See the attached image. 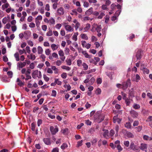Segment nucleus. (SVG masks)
Instances as JSON below:
<instances>
[{"label":"nucleus","mask_w":152,"mask_h":152,"mask_svg":"<svg viewBox=\"0 0 152 152\" xmlns=\"http://www.w3.org/2000/svg\"><path fill=\"white\" fill-rule=\"evenodd\" d=\"M105 115L103 113L99 114L98 113H96L94 115V119L96 120L98 123H100L104 120Z\"/></svg>","instance_id":"nucleus-1"},{"label":"nucleus","mask_w":152,"mask_h":152,"mask_svg":"<svg viewBox=\"0 0 152 152\" xmlns=\"http://www.w3.org/2000/svg\"><path fill=\"white\" fill-rule=\"evenodd\" d=\"M50 131L53 135H55L58 131V128L57 125L54 126H50Z\"/></svg>","instance_id":"nucleus-2"},{"label":"nucleus","mask_w":152,"mask_h":152,"mask_svg":"<svg viewBox=\"0 0 152 152\" xmlns=\"http://www.w3.org/2000/svg\"><path fill=\"white\" fill-rule=\"evenodd\" d=\"M131 83L130 79H128L126 82H124L122 83V89L123 90H126L129 86H131Z\"/></svg>","instance_id":"nucleus-3"},{"label":"nucleus","mask_w":152,"mask_h":152,"mask_svg":"<svg viewBox=\"0 0 152 152\" xmlns=\"http://www.w3.org/2000/svg\"><path fill=\"white\" fill-rule=\"evenodd\" d=\"M143 53V51L140 49L138 50L136 53L135 57L137 60H140L142 58V54Z\"/></svg>","instance_id":"nucleus-4"},{"label":"nucleus","mask_w":152,"mask_h":152,"mask_svg":"<svg viewBox=\"0 0 152 152\" xmlns=\"http://www.w3.org/2000/svg\"><path fill=\"white\" fill-rule=\"evenodd\" d=\"M129 148L133 151H138L139 150L138 146L135 145L134 143L133 142H132L130 143Z\"/></svg>","instance_id":"nucleus-5"},{"label":"nucleus","mask_w":152,"mask_h":152,"mask_svg":"<svg viewBox=\"0 0 152 152\" xmlns=\"http://www.w3.org/2000/svg\"><path fill=\"white\" fill-rule=\"evenodd\" d=\"M58 53L59 56H60V59L62 61H64L65 59V57L64 56V53L63 51L61 50H60L58 52Z\"/></svg>","instance_id":"nucleus-6"},{"label":"nucleus","mask_w":152,"mask_h":152,"mask_svg":"<svg viewBox=\"0 0 152 152\" xmlns=\"http://www.w3.org/2000/svg\"><path fill=\"white\" fill-rule=\"evenodd\" d=\"M43 141L45 144L48 145H50L51 143V141L49 138H45L43 139Z\"/></svg>","instance_id":"nucleus-7"},{"label":"nucleus","mask_w":152,"mask_h":152,"mask_svg":"<svg viewBox=\"0 0 152 152\" xmlns=\"http://www.w3.org/2000/svg\"><path fill=\"white\" fill-rule=\"evenodd\" d=\"M102 131L104 132L103 135L104 137L107 139H108L110 137L109 135V131L108 130L103 129Z\"/></svg>","instance_id":"nucleus-8"},{"label":"nucleus","mask_w":152,"mask_h":152,"mask_svg":"<svg viewBox=\"0 0 152 152\" xmlns=\"http://www.w3.org/2000/svg\"><path fill=\"white\" fill-rule=\"evenodd\" d=\"M57 12L58 15H61L64 14V11L63 7H61L57 9Z\"/></svg>","instance_id":"nucleus-9"},{"label":"nucleus","mask_w":152,"mask_h":152,"mask_svg":"<svg viewBox=\"0 0 152 152\" xmlns=\"http://www.w3.org/2000/svg\"><path fill=\"white\" fill-rule=\"evenodd\" d=\"M64 28L66 31L69 32L73 31L74 30L73 28L69 25H64Z\"/></svg>","instance_id":"nucleus-10"},{"label":"nucleus","mask_w":152,"mask_h":152,"mask_svg":"<svg viewBox=\"0 0 152 152\" xmlns=\"http://www.w3.org/2000/svg\"><path fill=\"white\" fill-rule=\"evenodd\" d=\"M130 113L132 116L134 118H137L138 116V113L134 110L130 111Z\"/></svg>","instance_id":"nucleus-11"},{"label":"nucleus","mask_w":152,"mask_h":152,"mask_svg":"<svg viewBox=\"0 0 152 152\" xmlns=\"http://www.w3.org/2000/svg\"><path fill=\"white\" fill-rule=\"evenodd\" d=\"M140 148L141 150L147 152V145L145 144L141 143L140 147Z\"/></svg>","instance_id":"nucleus-12"},{"label":"nucleus","mask_w":152,"mask_h":152,"mask_svg":"<svg viewBox=\"0 0 152 152\" xmlns=\"http://www.w3.org/2000/svg\"><path fill=\"white\" fill-rule=\"evenodd\" d=\"M26 65V62H18L17 63V67H18L20 68H22L24 67ZM19 70H20V69H19Z\"/></svg>","instance_id":"nucleus-13"},{"label":"nucleus","mask_w":152,"mask_h":152,"mask_svg":"<svg viewBox=\"0 0 152 152\" xmlns=\"http://www.w3.org/2000/svg\"><path fill=\"white\" fill-rule=\"evenodd\" d=\"M101 28V26L100 25L97 26L96 27V28L93 26L91 31H94L95 29L96 31L97 32L99 33L100 31Z\"/></svg>","instance_id":"nucleus-14"},{"label":"nucleus","mask_w":152,"mask_h":152,"mask_svg":"<svg viewBox=\"0 0 152 152\" xmlns=\"http://www.w3.org/2000/svg\"><path fill=\"white\" fill-rule=\"evenodd\" d=\"M39 71L38 70L34 71L32 74V77L34 79H36L37 77H38Z\"/></svg>","instance_id":"nucleus-15"},{"label":"nucleus","mask_w":152,"mask_h":152,"mask_svg":"<svg viewBox=\"0 0 152 152\" xmlns=\"http://www.w3.org/2000/svg\"><path fill=\"white\" fill-rule=\"evenodd\" d=\"M55 23V20L54 18H50L49 20L48 23L50 25L54 26Z\"/></svg>","instance_id":"nucleus-16"},{"label":"nucleus","mask_w":152,"mask_h":152,"mask_svg":"<svg viewBox=\"0 0 152 152\" xmlns=\"http://www.w3.org/2000/svg\"><path fill=\"white\" fill-rule=\"evenodd\" d=\"M16 82L17 83L18 85L20 86H22L24 85V83L20 80L18 78H17Z\"/></svg>","instance_id":"nucleus-17"},{"label":"nucleus","mask_w":152,"mask_h":152,"mask_svg":"<svg viewBox=\"0 0 152 152\" xmlns=\"http://www.w3.org/2000/svg\"><path fill=\"white\" fill-rule=\"evenodd\" d=\"M93 9L92 7H91L88 10H87L85 12L86 15H89L93 14Z\"/></svg>","instance_id":"nucleus-18"},{"label":"nucleus","mask_w":152,"mask_h":152,"mask_svg":"<svg viewBox=\"0 0 152 152\" xmlns=\"http://www.w3.org/2000/svg\"><path fill=\"white\" fill-rule=\"evenodd\" d=\"M141 69L143 71L144 73H146V74H149V70L147 68L144 67H143L142 66H141Z\"/></svg>","instance_id":"nucleus-19"},{"label":"nucleus","mask_w":152,"mask_h":152,"mask_svg":"<svg viewBox=\"0 0 152 152\" xmlns=\"http://www.w3.org/2000/svg\"><path fill=\"white\" fill-rule=\"evenodd\" d=\"M58 47L59 45H56L54 44H52L51 45V48L53 51H54L58 49Z\"/></svg>","instance_id":"nucleus-20"},{"label":"nucleus","mask_w":152,"mask_h":152,"mask_svg":"<svg viewBox=\"0 0 152 152\" xmlns=\"http://www.w3.org/2000/svg\"><path fill=\"white\" fill-rule=\"evenodd\" d=\"M90 27V25L89 23H87L85 27L83 28L84 32H86L89 29Z\"/></svg>","instance_id":"nucleus-21"},{"label":"nucleus","mask_w":152,"mask_h":152,"mask_svg":"<svg viewBox=\"0 0 152 152\" xmlns=\"http://www.w3.org/2000/svg\"><path fill=\"white\" fill-rule=\"evenodd\" d=\"M37 51L38 54H42L43 52V50L42 47L40 46H38L37 47Z\"/></svg>","instance_id":"nucleus-22"},{"label":"nucleus","mask_w":152,"mask_h":152,"mask_svg":"<svg viewBox=\"0 0 152 152\" xmlns=\"http://www.w3.org/2000/svg\"><path fill=\"white\" fill-rule=\"evenodd\" d=\"M27 57L32 60H34L36 58L35 56L32 54H31L30 56H28Z\"/></svg>","instance_id":"nucleus-23"},{"label":"nucleus","mask_w":152,"mask_h":152,"mask_svg":"<svg viewBox=\"0 0 152 152\" xmlns=\"http://www.w3.org/2000/svg\"><path fill=\"white\" fill-rule=\"evenodd\" d=\"M143 139L145 140L149 141L152 140V137H149L148 136L146 135H144L143 136Z\"/></svg>","instance_id":"nucleus-24"},{"label":"nucleus","mask_w":152,"mask_h":152,"mask_svg":"<svg viewBox=\"0 0 152 152\" xmlns=\"http://www.w3.org/2000/svg\"><path fill=\"white\" fill-rule=\"evenodd\" d=\"M141 79L140 77L138 74H136V79L135 80L134 79L132 80L133 81H135L136 82H138L139 80H140Z\"/></svg>","instance_id":"nucleus-25"},{"label":"nucleus","mask_w":152,"mask_h":152,"mask_svg":"<svg viewBox=\"0 0 152 152\" xmlns=\"http://www.w3.org/2000/svg\"><path fill=\"white\" fill-rule=\"evenodd\" d=\"M83 54L84 55L85 57L86 58H91V56L89 55L86 51L83 52Z\"/></svg>","instance_id":"nucleus-26"},{"label":"nucleus","mask_w":152,"mask_h":152,"mask_svg":"<svg viewBox=\"0 0 152 152\" xmlns=\"http://www.w3.org/2000/svg\"><path fill=\"white\" fill-rule=\"evenodd\" d=\"M14 56L16 60L18 61H19V54L18 52L16 53L14 55Z\"/></svg>","instance_id":"nucleus-27"},{"label":"nucleus","mask_w":152,"mask_h":152,"mask_svg":"<svg viewBox=\"0 0 152 152\" xmlns=\"http://www.w3.org/2000/svg\"><path fill=\"white\" fill-rule=\"evenodd\" d=\"M81 38L84 39L88 40V37L86 34H82L81 35Z\"/></svg>","instance_id":"nucleus-28"},{"label":"nucleus","mask_w":152,"mask_h":152,"mask_svg":"<svg viewBox=\"0 0 152 152\" xmlns=\"http://www.w3.org/2000/svg\"><path fill=\"white\" fill-rule=\"evenodd\" d=\"M126 135L127 137L129 138H133L134 137V135L130 132H127Z\"/></svg>","instance_id":"nucleus-29"},{"label":"nucleus","mask_w":152,"mask_h":152,"mask_svg":"<svg viewBox=\"0 0 152 152\" xmlns=\"http://www.w3.org/2000/svg\"><path fill=\"white\" fill-rule=\"evenodd\" d=\"M42 19V16L41 15H39L35 18V22L37 21L38 22H40Z\"/></svg>","instance_id":"nucleus-30"},{"label":"nucleus","mask_w":152,"mask_h":152,"mask_svg":"<svg viewBox=\"0 0 152 152\" xmlns=\"http://www.w3.org/2000/svg\"><path fill=\"white\" fill-rule=\"evenodd\" d=\"M68 145L66 143H63L61 146V149L64 150L66 148H67Z\"/></svg>","instance_id":"nucleus-31"},{"label":"nucleus","mask_w":152,"mask_h":152,"mask_svg":"<svg viewBox=\"0 0 152 152\" xmlns=\"http://www.w3.org/2000/svg\"><path fill=\"white\" fill-rule=\"evenodd\" d=\"M72 12L70 13L71 15H77V10L76 9H75L72 10Z\"/></svg>","instance_id":"nucleus-32"},{"label":"nucleus","mask_w":152,"mask_h":152,"mask_svg":"<svg viewBox=\"0 0 152 152\" xmlns=\"http://www.w3.org/2000/svg\"><path fill=\"white\" fill-rule=\"evenodd\" d=\"M118 115H116L114 116L113 119V122L114 123H115L118 118Z\"/></svg>","instance_id":"nucleus-33"},{"label":"nucleus","mask_w":152,"mask_h":152,"mask_svg":"<svg viewBox=\"0 0 152 152\" xmlns=\"http://www.w3.org/2000/svg\"><path fill=\"white\" fill-rule=\"evenodd\" d=\"M61 68L62 69H65L67 71H69L71 69L70 67L66 66H62Z\"/></svg>","instance_id":"nucleus-34"},{"label":"nucleus","mask_w":152,"mask_h":152,"mask_svg":"<svg viewBox=\"0 0 152 152\" xmlns=\"http://www.w3.org/2000/svg\"><path fill=\"white\" fill-rule=\"evenodd\" d=\"M55 81H56V84H57L58 85L61 86L62 84V82L59 80L58 79L55 78Z\"/></svg>","instance_id":"nucleus-35"},{"label":"nucleus","mask_w":152,"mask_h":152,"mask_svg":"<svg viewBox=\"0 0 152 152\" xmlns=\"http://www.w3.org/2000/svg\"><path fill=\"white\" fill-rule=\"evenodd\" d=\"M9 5L8 3H6L3 4L2 6V7L3 10H4L5 9L7 8L9 6Z\"/></svg>","instance_id":"nucleus-36"},{"label":"nucleus","mask_w":152,"mask_h":152,"mask_svg":"<svg viewBox=\"0 0 152 152\" xmlns=\"http://www.w3.org/2000/svg\"><path fill=\"white\" fill-rule=\"evenodd\" d=\"M127 106H129V105L130 103V100L128 99V98L124 100Z\"/></svg>","instance_id":"nucleus-37"},{"label":"nucleus","mask_w":152,"mask_h":152,"mask_svg":"<svg viewBox=\"0 0 152 152\" xmlns=\"http://www.w3.org/2000/svg\"><path fill=\"white\" fill-rule=\"evenodd\" d=\"M131 124L130 122H126L125 124V126L127 129L131 128Z\"/></svg>","instance_id":"nucleus-38"},{"label":"nucleus","mask_w":152,"mask_h":152,"mask_svg":"<svg viewBox=\"0 0 152 152\" xmlns=\"http://www.w3.org/2000/svg\"><path fill=\"white\" fill-rule=\"evenodd\" d=\"M82 65L83 66L84 70H86L88 69V66L86 63H83L82 64Z\"/></svg>","instance_id":"nucleus-39"},{"label":"nucleus","mask_w":152,"mask_h":152,"mask_svg":"<svg viewBox=\"0 0 152 152\" xmlns=\"http://www.w3.org/2000/svg\"><path fill=\"white\" fill-rule=\"evenodd\" d=\"M95 80V79L94 77H92L89 80V83L90 85H92L94 83Z\"/></svg>","instance_id":"nucleus-40"},{"label":"nucleus","mask_w":152,"mask_h":152,"mask_svg":"<svg viewBox=\"0 0 152 152\" xmlns=\"http://www.w3.org/2000/svg\"><path fill=\"white\" fill-rule=\"evenodd\" d=\"M66 62L67 64L68 65L70 66L72 64V61L70 59H67L66 60Z\"/></svg>","instance_id":"nucleus-41"},{"label":"nucleus","mask_w":152,"mask_h":152,"mask_svg":"<svg viewBox=\"0 0 152 152\" xmlns=\"http://www.w3.org/2000/svg\"><path fill=\"white\" fill-rule=\"evenodd\" d=\"M135 128L136 129L137 131V132H140L142 130V126H139L137 127H135Z\"/></svg>","instance_id":"nucleus-42"},{"label":"nucleus","mask_w":152,"mask_h":152,"mask_svg":"<svg viewBox=\"0 0 152 152\" xmlns=\"http://www.w3.org/2000/svg\"><path fill=\"white\" fill-rule=\"evenodd\" d=\"M80 24L79 22L75 24V27L76 30H77V29L80 27Z\"/></svg>","instance_id":"nucleus-43"},{"label":"nucleus","mask_w":152,"mask_h":152,"mask_svg":"<svg viewBox=\"0 0 152 152\" xmlns=\"http://www.w3.org/2000/svg\"><path fill=\"white\" fill-rule=\"evenodd\" d=\"M104 19H105V22L106 23H107L109 21V17L108 15H106L105 17H104Z\"/></svg>","instance_id":"nucleus-44"},{"label":"nucleus","mask_w":152,"mask_h":152,"mask_svg":"<svg viewBox=\"0 0 152 152\" xmlns=\"http://www.w3.org/2000/svg\"><path fill=\"white\" fill-rule=\"evenodd\" d=\"M133 108L135 109H139L140 108V106L138 104H135L133 106Z\"/></svg>","instance_id":"nucleus-45"},{"label":"nucleus","mask_w":152,"mask_h":152,"mask_svg":"<svg viewBox=\"0 0 152 152\" xmlns=\"http://www.w3.org/2000/svg\"><path fill=\"white\" fill-rule=\"evenodd\" d=\"M101 92V89L99 88H98L96 89V94L97 95L100 94Z\"/></svg>","instance_id":"nucleus-46"},{"label":"nucleus","mask_w":152,"mask_h":152,"mask_svg":"<svg viewBox=\"0 0 152 152\" xmlns=\"http://www.w3.org/2000/svg\"><path fill=\"white\" fill-rule=\"evenodd\" d=\"M70 50L69 49L67 48H65L64 50V51L66 55H68L69 54V51Z\"/></svg>","instance_id":"nucleus-47"},{"label":"nucleus","mask_w":152,"mask_h":152,"mask_svg":"<svg viewBox=\"0 0 152 152\" xmlns=\"http://www.w3.org/2000/svg\"><path fill=\"white\" fill-rule=\"evenodd\" d=\"M121 94L123 96V99L125 100L126 99H127V98L126 97V94L124 93L123 92H121Z\"/></svg>","instance_id":"nucleus-48"},{"label":"nucleus","mask_w":152,"mask_h":152,"mask_svg":"<svg viewBox=\"0 0 152 152\" xmlns=\"http://www.w3.org/2000/svg\"><path fill=\"white\" fill-rule=\"evenodd\" d=\"M97 140L96 138H94L91 141V143L92 145H94L97 142Z\"/></svg>","instance_id":"nucleus-49"},{"label":"nucleus","mask_w":152,"mask_h":152,"mask_svg":"<svg viewBox=\"0 0 152 152\" xmlns=\"http://www.w3.org/2000/svg\"><path fill=\"white\" fill-rule=\"evenodd\" d=\"M53 35L52 31L51 30H49L46 34V35L47 36H51Z\"/></svg>","instance_id":"nucleus-50"},{"label":"nucleus","mask_w":152,"mask_h":152,"mask_svg":"<svg viewBox=\"0 0 152 152\" xmlns=\"http://www.w3.org/2000/svg\"><path fill=\"white\" fill-rule=\"evenodd\" d=\"M96 82L97 84H101L102 82V79L100 78H97L96 80Z\"/></svg>","instance_id":"nucleus-51"},{"label":"nucleus","mask_w":152,"mask_h":152,"mask_svg":"<svg viewBox=\"0 0 152 152\" xmlns=\"http://www.w3.org/2000/svg\"><path fill=\"white\" fill-rule=\"evenodd\" d=\"M124 145L126 147H128L129 146V142L128 141H125L124 142Z\"/></svg>","instance_id":"nucleus-52"},{"label":"nucleus","mask_w":152,"mask_h":152,"mask_svg":"<svg viewBox=\"0 0 152 152\" xmlns=\"http://www.w3.org/2000/svg\"><path fill=\"white\" fill-rule=\"evenodd\" d=\"M77 65L78 66H80L82 64V61L78 59L77 61Z\"/></svg>","instance_id":"nucleus-53"},{"label":"nucleus","mask_w":152,"mask_h":152,"mask_svg":"<svg viewBox=\"0 0 152 152\" xmlns=\"http://www.w3.org/2000/svg\"><path fill=\"white\" fill-rule=\"evenodd\" d=\"M61 76L62 78L65 79L67 77V74L66 73L63 72L61 74Z\"/></svg>","instance_id":"nucleus-54"},{"label":"nucleus","mask_w":152,"mask_h":152,"mask_svg":"<svg viewBox=\"0 0 152 152\" xmlns=\"http://www.w3.org/2000/svg\"><path fill=\"white\" fill-rule=\"evenodd\" d=\"M116 147L119 152L123 150V148L120 145H117Z\"/></svg>","instance_id":"nucleus-55"},{"label":"nucleus","mask_w":152,"mask_h":152,"mask_svg":"<svg viewBox=\"0 0 152 152\" xmlns=\"http://www.w3.org/2000/svg\"><path fill=\"white\" fill-rule=\"evenodd\" d=\"M25 75L26 76V77L25 78V80H27L29 79H31V77L30 75H28L27 73H25Z\"/></svg>","instance_id":"nucleus-56"},{"label":"nucleus","mask_w":152,"mask_h":152,"mask_svg":"<svg viewBox=\"0 0 152 152\" xmlns=\"http://www.w3.org/2000/svg\"><path fill=\"white\" fill-rule=\"evenodd\" d=\"M59 149L57 147L53 148L51 152H59Z\"/></svg>","instance_id":"nucleus-57"},{"label":"nucleus","mask_w":152,"mask_h":152,"mask_svg":"<svg viewBox=\"0 0 152 152\" xmlns=\"http://www.w3.org/2000/svg\"><path fill=\"white\" fill-rule=\"evenodd\" d=\"M28 44L31 47H32L34 45L33 42L31 40H28L27 41Z\"/></svg>","instance_id":"nucleus-58"},{"label":"nucleus","mask_w":152,"mask_h":152,"mask_svg":"<svg viewBox=\"0 0 152 152\" xmlns=\"http://www.w3.org/2000/svg\"><path fill=\"white\" fill-rule=\"evenodd\" d=\"M115 132L114 131L113 129H111L109 134V136L111 137L113 136Z\"/></svg>","instance_id":"nucleus-59"},{"label":"nucleus","mask_w":152,"mask_h":152,"mask_svg":"<svg viewBox=\"0 0 152 152\" xmlns=\"http://www.w3.org/2000/svg\"><path fill=\"white\" fill-rule=\"evenodd\" d=\"M104 15L105 14L104 13L102 12L100 14V15L98 16V18L99 19H101Z\"/></svg>","instance_id":"nucleus-60"},{"label":"nucleus","mask_w":152,"mask_h":152,"mask_svg":"<svg viewBox=\"0 0 152 152\" xmlns=\"http://www.w3.org/2000/svg\"><path fill=\"white\" fill-rule=\"evenodd\" d=\"M7 74L9 77L11 78L12 76V72L11 71H8L7 72Z\"/></svg>","instance_id":"nucleus-61"},{"label":"nucleus","mask_w":152,"mask_h":152,"mask_svg":"<svg viewBox=\"0 0 152 152\" xmlns=\"http://www.w3.org/2000/svg\"><path fill=\"white\" fill-rule=\"evenodd\" d=\"M48 115L49 117L52 119H54L55 118V116L54 115H52L50 113H48Z\"/></svg>","instance_id":"nucleus-62"},{"label":"nucleus","mask_w":152,"mask_h":152,"mask_svg":"<svg viewBox=\"0 0 152 152\" xmlns=\"http://www.w3.org/2000/svg\"><path fill=\"white\" fill-rule=\"evenodd\" d=\"M2 80L4 82L7 81V78L6 76H4L2 78Z\"/></svg>","instance_id":"nucleus-63"},{"label":"nucleus","mask_w":152,"mask_h":152,"mask_svg":"<svg viewBox=\"0 0 152 152\" xmlns=\"http://www.w3.org/2000/svg\"><path fill=\"white\" fill-rule=\"evenodd\" d=\"M43 78L45 80L46 82L48 81L49 80V78L45 75H43Z\"/></svg>","instance_id":"nucleus-64"}]
</instances>
